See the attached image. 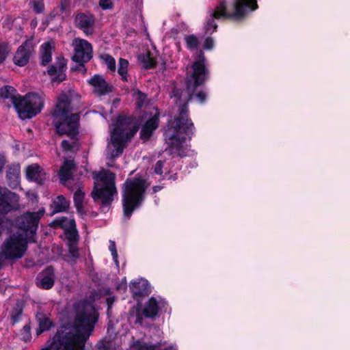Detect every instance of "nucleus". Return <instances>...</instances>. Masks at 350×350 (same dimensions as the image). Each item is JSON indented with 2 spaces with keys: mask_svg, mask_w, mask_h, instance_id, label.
Listing matches in <instances>:
<instances>
[{
  "mask_svg": "<svg viewBox=\"0 0 350 350\" xmlns=\"http://www.w3.org/2000/svg\"><path fill=\"white\" fill-rule=\"evenodd\" d=\"M10 51L11 49L8 43H0V64L5 62Z\"/></svg>",
  "mask_w": 350,
  "mask_h": 350,
  "instance_id": "obj_33",
  "label": "nucleus"
},
{
  "mask_svg": "<svg viewBox=\"0 0 350 350\" xmlns=\"http://www.w3.org/2000/svg\"><path fill=\"white\" fill-rule=\"evenodd\" d=\"M32 51L31 42L29 40L25 42L17 49L13 58L14 63L18 66H25L29 62Z\"/></svg>",
  "mask_w": 350,
  "mask_h": 350,
  "instance_id": "obj_16",
  "label": "nucleus"
},
{
  "mask_svg": "<svg viewBox=\"0 0 350 350\" xmlns=\"http://www.w3.org/2000/svg\"><path fill=\"white\" fill-rule=\"evenodd\" d=\"M191 68L192 73L186 78L185 90L176 87L172 89L171 96L178 101L181 100L185 92L187 96L183 103L178 107V115L173 119L168 120L167 129L163 133L170 154H177L181 158L187 156V148L184 146L187 136L191 139L195 131L194 124L189 117V103L193 99L197 88L203 85L209 76L206 65L193 62Z\"/></svg>",
  "mask_w": 350,
  "mask_h": 350,
  "instance_id": "obj_1",
  "label": "nucleus"
},
{
  "mask_svg": "<svg viewBox=\"0 0 350 350\" xmlns=\"http://www.w3.org/2000/svg\"><path fill=\"white\" fill-rule=\"evenodd\" d=\"M69 206L70 202L63 195H59L50 205V208L52 209L50 215L52 216L57 213L65 212L68 209Z\"/></svg>",
  "mask_w": 350,
  "mask_h": 350,
  "instance_id": "obj_21",
  "label": "nucleus"
},
{
  "mask_svg": "<svg viewBox=\"0 0 350 350\" xmlns=\"http://www.w3.org/2000/svg\"><path fill=\"white\" fill-rule=\"evenodd\" d=\"M30 326L25 325L21 331V339L25 342H28L31 339Z\"/></svg>",
  "mask_w": 350,
  "mask_h": 350,
  "instance_id": "obj_39",
  "label": "nucleus"
},
{
  "mask_svg": "<svg viewBox=\"0 0 350 350\" xmlns=\"http://www.w3.org/2000/svg\"><path fill=\"white\" fill-rule=\"evenodd\" d=\"M40 49H44V44H42V45L40 46Z\"/></svg>",
  "mask_w": 350,
  "mask_h": 350,
  "instance_id": "obj_62",
  "label": "nucleus"
},
{
  "mask_svg": "<svg viewBox=\"0 0 350 350\" xmlns=\"http://www.w3.org/2000/svg\"><path fill=\"white\" fill-rule=\"evenodd\" d=\"M167 303L163 301H158L154 297H151L145 304L143 310V314L146 319H155L160 316L161 308L165 307Z\"/></svg>",
  "mask_w": 350,
  "mask_h": 350,
  "instance_id": "obj_14",
  "label": "nucleus"
},
{
  "mask_svg": "<svg viewBox=\"0 0 350 350\" xmlns=\"http://www.w3.org/2000/svg\"><path fill=\"white\" fill-rule=\"evenodd\" d=\"M137 94L139 96V98L141 100H144L146 98V94L139 90H137Z\"/></svg>",
  "mask_w": 350,
  "mask_h": 350,
  "instance_id": "obj_57",
  "label": "nucleus"
},
{
  "mask_svg": "<svg viewBox=\"0 0 350 350\" xmlns=\"http://www.w3.org/2000/svg\"><path fill=\"white\" fill-rule=\"evenodd\" d=\"M98 350H109V347L107 345L103 343L101 345L98 346Z\"/></svg>",
  "mask_w": 350,
  "mask_h": 350,
  "instance_id": "obj_55",
  "label": "nucleus"
},
{
  "mask_svg": "<svg viewBox=\"0 0 350 350\" xmlns=\"http://www.w3.org/2000/svg\"><path fill=\"white\" fill-rule=\"evenodd\" d=\"M231 5L232 9L228 10L226 0H219L204 23V28L206 34L211 35L217 31L218 26L215 22L216 19L242 21L259 8L258 0H233Z\"/></svg>",
  "mask_w": 350,
  "mask_h": 350,
  "instance_id": "obj_2",
  "label": "nucleus"
},
{
  "mask_svg": "<svg viewBox=\"0 0 350 350\" xmlns=\"http://www.w3.org/2000/svg\"><path fill=\"white\" fill-rule=\"evenodd\" d=\"M75 97L79 98L81 96L72 90H69L66 93H61L58 96L55 109L53 112V116H65L66 115H69V113L73 110L71 104Z\"/></svg>",
  "mask_w": 350,
  "mask_h": 350,
  "instance_id": "obj_10",
  "label": "nucleus"
},
{
  "mask_svg": "<svg viewBox=\"0 0 350 350\" xmlns=\"http://www.w3.org/2000/svg\"><path fill=\"white\" fill-rule=\"evenodd\" d=\"M54 126L59 135H66L72 139H76L79 134L80 116L70 113L65 116H54Z\"/></svg>",
  "mask_w": 350,
  "mask_h": 350,
  "instance_id": "obj_5",
  "label": "nucleus"
},
{
  "mask_svg": "<svg viewBox=\"0 0 350 350\" xmlns=\"http://www.w3.org/2000/svg\"><path fill=\"white\" fill-rule=\"evenodd\" d=\"M92 215L93 217H96V216H97V213H96V212L93 211V212H92Z\"/></svg>",
  "mask_w": 350,
  "mask_h": 350,
  "instance_id": "obj_61",
  "label": "nucleus"
},
{
  "mask_svg": "<svg viewBox=\"0 0 350 350\" xmlns=\"http://www.w3.org/2000/svg\"><path fill=\"white\" fill-rule=\"evenodd\" d=\"M41 168L38 164H32L29 165L26 170V175L28 179L39 182L40 180Z\"/></svg>",
  "mask_w": 350,
  "mask_h": 350,
  "instance_id": "obj_27",
  "label": "nucleus"
},
{
  "mask_svg": "<svg viewBox=\"0 0 350 350\" xmlns=\"http://www.w3.org/2000/svg\"><path fill=\"white\" fill-rule=\"evenodd\" d=\"M40 217L38 213H27L17 219L18 230L16 234L27 235V239L30 238L36 231Z\"/></svg>",
  "mask_w": 350,
  "mask_h": 350,
  "instance_id": "obj_8",
  "label": "nucleus"
},
{
  "mask_svg": "<svg viewBox=\"0 0 350 350\" xmlns=\"http://www.w3.org/2000/svg\"><path fill=\"white\" fill-rule=\"evenodd\" d=\"M128 66L129 61L126 59L120 58L118 61V73L120 76L121 79L124 81H128Z\"/></svg>",
  "mask_w": 350,
  "mask_h": 350,
  "instance_id": "obj_30",
  "label": "nucleus"
},
{
  "mask_svg": "<svg viewBox=\"0 0 350 350\" xmlns=\"http://www.w3.org/2000/svg\"><path fill=\"white\" fill-rule=\"evenodd\" d=\"M92 46L86 40L80 39L75 48L72 60L75 62H88L92 58Z\"/></svg>",
  "mask_w": 350,
  "mask_h": 350,
  "instance_id": "obj_12",
  "label": "nucleus"
},
{
  "mask_svg": "<svg viewBox=\"0 0 350 350\" xmlns=\"http://www.w3.org/2000/svg\"><path fill=\"white\" fill-rule=\"evenodd\" d=\"M40 63L41 65L44 66V53L40 56Z\"/></svg>",
  "mask_w": 350,
  "mask_h": 350,
  "instance_id": "obj_59",
  "label": "nucleus"
},
{
  "mask_svg": "<svg viewBox=\"0 0 350 350\" xmlns=\"http://www.w3.org/2000/svg\"><path fill=\"white\" fill-rule=\"evenodd\" d=\"M37 25V21L36 19H33L31 21V26L32 27H35Z\"/></svg>",
  "mask_w": 350,
  "mask_h": 350,
  "instance_id": "obj_58",
  "label": "nucleus"
},
{
  "mask_svg": "<svg viewBox=\"0 0 350 350\" xmlns=\"http://www.w3.org/2000/svg\"><path fill=\"white\" fill-rule=\"evenodd\" d=\"M84 198L85 193L82 191L81 187H79L73 195L74 205L83 204Z\"/></svg>",
  "mask_w": 350,
  "mask_h": 350,
  "instance_id": "obj_35",
  "label": "nucleus"
},
{
  "mask_svg": "<svg viewBox=\"0 0 350 350\" xmlns=\"http://www.w3.org/2000/svg\"><path fill=\"white\" fill-rule=\"evenodd\" d=\"M127 288V284L126 280L124 279L121 282L118 283L116 286V290L118 291H126Z\"/></svg>",
  "mask_w": 350,
  "mask_h": 350,
  "instance_id": "obj_51",
  "label": "nucleus"
},
{
  "mask_svg": "<svg viewBox=\"0 0 350 350\" xmlns=\"http://www.w3.org/2000/svg\"><path fill=\"white\" fill-rule=\"evenodd\" d=\"M66 69L67 60L62 55L56 57L55 63L47 67L46 72L51 77L53 86L57 85L66 80Z\"/></svg>",
  "mask_w": 350,
  "mask_h": 350,
  "instance_id": "obj_6",
  "label": "nucleus"
},
{
  "mask_svg": "<svg viewBox=\"0 0 350 350\" xmlns=\"http://www.w3.org/2000/svg\"><path fill=\"white\" fill-rule=\"evenodd\" d=\"M162 189L161 186L156 185L152 187V192L153 193H156L158 191H161Z\"/></svg>",
  "mask_w": 350,
  "mask_h": 350,
  "instance_id": "obj_56",
  "label": "nucleus"
},
{
  "mask_svg": "<svg viewBox=\"0 0 350 350\" xmlns=\"http://www.w3.org/2000/svg\"><path fill=\"white\" fill-rule=\"evenodd\" d=\"M75 144V142H73L72 144H71L68 141L64 139V140H62V142L61 143V146H62V150L64 152H68V151H72L73 150Z\"/></svg>",
  "mask_w": 350,
  "mask_h": 350,
  "instance_id": "obj_44",
  "label": "nucleus"
},
{
  "mask_svg": "<svg viewBox=\"0 0 350 350\" xmlns=\"http://www.w3.org/2000/svg\"><path fill=\"white\" fill-rule=\"evenodd\" d=\"M159 124V113H155L146 120L140 131V139L144 142L148 141L152 136L154 131Z\"/></svg>",
  "mask_w": 350,
  "mask_h": 350,
  "instance_id": "obj_18",
  "label": "nucleus"
},
{
  "mask_svg": "<svg viewBox=\"0 0 350 350\" xmlns=\"http://www.w3.org/2000/svg\"><path fill=\"white\" fill-rule=\"evenodd\" d=\"M117 194L116 187H102L97 188L94 187L91 196L94 202L100 200V210L101 212L107 211L113 201V196Z\"/></svg>",
  "mask_w": 350,
  "mask_h": 350,
  "instance_id": "obj_9",
  "label": "nucleus"
},
{
  "mask_svg": "<svg viewBox=\"0 0 350 350\" xmlns=\"http://www.w3.org/2000/svg\"><path fill=\"white\" fill-rule=\"evenodd\" d=\"M68 243H78L79 240V234L77 228L75 221H71L70 226L66 231L64 232Z\"/></svg>",
  "mask_w": 350,
  "mask_h": 350,
  "instance_id": "obj_25",
  "label": "nucleus"
},
{
  "mask_svg": "<svg viewBox=\"0 0 350 350\" xmlns=\"http://www.w3.org/2000/svg\"><path fill=\"white\" fill-rule=\"evenodd\" d=\"M135 317H136V321L135 323L139 325H142L144 321V314H143V310H142V305L141 304L138 303L137 307L136 308L135 310Z\"/></svg>",
  "mask_w": 350,
  "mask_h": 350,
  "instance_id": "obj_38",
  "label": "nucleus"
},
{
  "mask_svg": "<svg viewBox=\"0 0 350 350\" xmlns=\"http://www.w3.org/2000/svg\"><path fill=\"white\" fill-rule=\"evenodd\" d=\"M100 57L105 62L109 70L113 72L116 70V60L111 55L105 53L102 55Z\"/></svg>",
  "mask_w": 350,
  "mask_h": 350,
  "instance_id": "obj_34",
  "label": "nucleus"
},
{
  "mask_svg": "<svg viewBox=\"0 0 350 350\" xmlns=\"http://www.w3.org/2000/svg\"><path fill=\"white\" fill-rule=\"evenodd\" d=\"M36 284L40 288H44V277L40 273L36 278Z\"/></svg>",
  "mask_w": 350,
  "mask_h": 350,
  "instance_id": "obj_53",
  "label": "nucleus"
},
{
  "mask_svg": "<svg viewBox=\"0 0 350 350\" xmlns=\"http://www.w3.org/2000/svg\"><path fill=\"white\" fill-rule=\"evenodd\" d=\"M0 103L10 108L13 106L20 118L25 120L35 116L41 111L42 98L36 93L21 97L10 85L0 88Z\"/></svg>",
  "mask_w": 350,
  "mask_h": 350,
  "instance_id": "obj_3",
  "label": "nucleus"
},
{
  "mask_svg": "<svg viewBox=\"0 0 350 350\" xmlns=\"http://www.w3.org/2000/svg\"><path fill=\"white\" fill-rule=\"evenodd\" d=\"M184 40L186 47L188 50L193 51L198 49L200 42L199 38L195 34L186 35Z\"/></svg>",
  "mask_w": 350,
  "mask_h": 350,
  "instance_id": "obj_28",
  "label": "nucleus"
},
{
  "mask_svg": "<svg viewBox=\"0 0 350 350\" xmlns=\"http://www.w3.org/2000/svg\"><path fill=\"white\" fill-rule=\"evenodd\" d=\"M195 96L200 103H204L206 99V94L204 91H200L198 93H194Z\"/></svg>",
  "mask_w": 350,
  "mask_h": 350,
  "instance_id": "obj_47",
  "label": "nucleus"
},
{
  "mask_svg": "<svg viewBox=\"0 0 350 350\" xmlns=\"http://www.w3.org/2000/svg\"><path fill=\"white\" fill-rule=\"evenodd\" d=\"M116 297L114 296H110L107 297L106 299V304L107 305V307L109 308V310H111L112 306L113 303L115 302Z\"/></svg>",
  "mask_w": 350,
  "mask_h": 350,
  "instance_id": "obj_50",
  "label": "nucleus"
},
{
  "mask_svg": "<svg viewBox=\"0 0 350 350\" xmlns=\"http://www.w3.org/2000/svg\"><path fill=\"white\" fill-rule=\"evenodd\" d=\"M23 313V306L20 302H17L16 304L15 307L12 310L11 312V319L12 321V323L14 324L17 322H18L19 319L21 317Z\"/></svg>",
  "mask_w": 350,
  "mask_h": 350,
  "instance_id": "obj_32",
  "label": "nucleus"
},
{
  "mask_svg": "<svg viewBox=\"0 0 350 350\" xmlns=\"http://www.w3.org/2000/svg\"><path fill=\"white\" fill-rule=\"evenodd\" d=\"M109 250L111 253V256L113 257V260L114 262L116 263V265L117 266H118L119 262L118 260V252L116 250V246L115 241H111V240L109 241Z\"/></svg>",
  "mask_w": 350,
  "mask_h": 350,
  "instance_id": "obj_37",
  "label": "nucleus"
},
{
  "mask_svg": "<svg viewBox=\"0 0 350 350\" xmlns=\"http://www.w3.org/2000/svg\"><path fill=\"white\" fill-rule=\"evenodd\" d=\"M55 270L52 266L45 268V290L51 289L55 283Z\"/></svg>",
  "mask_w": 350,
  "mask_h": 350,
  "instance_id": "obj_29",
  "label": "nucleus"
},
{
  "mask_svg": "<svg viewBox=\"0 0 350 350\" xmlns=\"http://www.w3.org/2000/svg\"><path fill=\"white\" fill-rule=\"evenodd\" d=\"M139 126L133 125L129 131H127L124 135L112 131L111 144L114 147L110 154V159H115L120 157L126 147V142L129 141L137 132Z\"/></svg>",
  "mask_w": 350,
  "mask_h": 350,
  "instance_id": "obj_7",
  "label": "nucleus"
},
{
  "mask_svg": "<svg viewBox=\"0 0 350 350\" xmlns=\"http://www.w3.org/2000/svg\"><path fill=\"white\" fill-rule=\"evenodd\" d=\"M193 62H199L202 65H206V59L203 51L200 50L196 57V59Z\"/></svg>",
  "mask_w": 350,
  "mask_h": 350,
  "instance_id": "obj_46",
  "label": "nucleus"
},
{
  "mask_svg": "<svg viewBox=\"0 0 350 350\" xmlns=\"http://www.w3.org/2000/svg\"><path fill=\"white\" fill-rule=\"evenodd\" d=\"M88 83L93 88L94 93L98 96H105L113 90V85L109 84L101 75H94L88 80Z\"/></svg>",
  "mask_w": 350,
  "mask_h": 350,
  "instance_id": "obj_11",
  "label": "nucleus"
},
{
  "mask_svg": "<svg viewBox=\"0 0 350 350\" xmlns=\"http://www.w3.org/2000/svg\"><path fill=\"white\" fill-rule=\"evenodd\" d=\"M76 208L77 213L81 217H83L87 215V211L84 208L83 204L75 206Z\"/></svg>",
  "mask_w": 350,
  "mask_h": 350,
  "instance_id": "obj_49",
  "label": "nucleus"
},
{
  "mask_svg": "<svg viewBox=\"0 0 350 350\" xmlns=\"http://www.w3.org/2000/svg\"><path fill=\"white\" fill-rule=\"evenodd\" d=\"M132 120L130 118L126 116H119L116 120V124L113 128V132L122 134L125 136L127 131L132 128Z\"/></svg>",
  "mask_w": 350,
  "mask_h": 350,
  "instance_id": "obj_22",
  "label": "nucleus"
},
{
  "mask_svg": "<svg viewBox=\"0 0 350 350\" xmlns=\"http://www.w3.org/2000/svg\"><path fill=\"white\" fill-rule=\"evenodd\" d=\"M148 185L141 177L127 178L122 187V202L124 215L130 218L134 211L139 208L145 200Z\"/></svg>",
  "mask_w": 350,
  "mask_h": 350,
  "instance_id": "obj_4",
  "label": "nucleus"
},
{
  "mask_svg": "<svg viewBox=\"0 0 350 350\" xmlns=\"http://www.w3.org/2000/svg\"><path fill=\"white\" fill-rule=\"evenodd\" d=\"M36 319L39 324V327L36 329V334L40 335L44 332V314L42 312H38L36 314Z\"/></svg>",
  "mask_w": 350,
  "mask_h": 350,
  "instance_id": "obj_40",
  "label": "nucleus"
},
{
  "mask_svg": "<svg viewBox=\"0 0 350 350\" xmlns=\"http://www.w3.org/2000/svg\"><path fill=\"white\" fill-rule=\"evenodd\" d=\"M53 325L49 318L45 317V331L49 330Z\"/></svg>",
  "mask_w": 350,
  "mask_h": 350,
  "instance_id": "obj_54",
  "label": "nucleus"
},
{
  "mask_svg": "<svg viewBox=\"0 0 350 350\" xmlns=\"http://www.w3.org/2000/svg\"><path fill=\"white\" fill-rule=\"evenodd\" d=\"M30 5L36 13H41L42 12V0H31Z\"/></svg>",
  "mask_w": 350,
  "mask_h": 350,
  "instance_id": "obj_42",
  "label": "nucleus"
},
{
  "mask_svg": "<svg viewBox=\"0 0 350 350\" xmlns=\"http://www.w3.org/2000/svg\"><path fill=\"white\" fill-rule=\"evenodd\" d=\"M78 243H68L69 255L75 258H77L79 256V250L77 247Z\"/></svg>",
  "mask_w": 350,
  "mask_h": 350,
  "instance_id": "obj_36",
  "label": "nucleus"
},
{
  "mask_svg": "<svg viewBox=\"0 0 350 350\" xmlns=\"http://www.w3.org/2000/svg\"><path fill=\"white\" fill-rule=\"evenodd\" d=\"M75 166L74 161L72 160H66L63 163L58 173L61 184L67 186V183L72 178V170Z\"/></svg>",
  "mask_w": 350,
  "mask_h": 350,
  "instance_id": "obj_19",
  "label": "nucleus"
},
{
  "mask_svg": "<svg viewBox=\"0 0 350 350\" xmlns=\"http://www.w3.org/2000/svg\"><path fill=\"white\" fill-rule=\"evenodd\" d=\"M77 64L75 66L71 68V70L73 71H81L83 70L85 72H86V69L85 68V64L87 63L86 62H76Z\"/></svg>",
  "mask_w": 350,
  "mask_h": 350,
  "instance_id": "obj_48",
  "label": "nucleus"
},
{
  "mask_svg": "<svg viewBox=\"0 0 350 350\" xmlns=\"http://www.w3.org/2000/svg\"><path fill=\"white\" fill-rule=\"evenodd\" d=\"M98 179L103 183V187H116V174L110 170H105L98 174Z\"/></svg>",
  "mask_w": 350,
  "mask_h": 350,
  "instance_id": "obj_24",
  "label": "nucleus"
},
{
  "mask_svg": "<svg viewBox=\"0 0 350 350\" xmlns=\"http://www.w3.org/2000/svg\"><path fill=\"white\" fill-rule=\"evenodd\" d=\"M129 288L134 299L147 297L151 293L150 285L146 279H140L132 281L129 284Z\"/></svg>",
  "mask_w": 350,
  "mask_h": 350,
  "instance_id": "obj_17",
  "label": "nucleus"
},
{
  "mask_svg": "<svg viewBox=\"0 0 350 350\" xmlns=\"http://www.w3.org/2000/svg\"><path fill=\"white\" fill-rule=\"evenodd\" d=\"M111 312V310H109V308L107 307V315L109 316Z\"/></svg>",
  "mask_w": 350,
  "mask_h": 350,
  "instance_id": "obj_60",
  "label": "nucleus"
},
{
  "mask_svg": "<svg viewBox=\"0 0 350 350\" xmlns=\"http://www.w3.org/2000/svg\"><path fill=\"white\" fill-rule=\"evenodd\" d=\"M138 60L142 64L144 68L146 70L154 68L157 64V59L152 56L150 51L140 54L138 56Z\"/></svg>",
  "mask_w": 350,
  "mask_h": 350,
  "instance_id": "obj_23",
  "label": "nucleus"
},
{
  "mask_svg": "<svg viewBox=\"0 0 350 350\" xmlns=\"http://www.w3.org/2000/svg\"><path fill=\"white\" fill-rule=\"evenodd\" d=\"M71 221H75V219H68L66 217L62 216L59 217H56L53 219L51 223L49 224V226L53 229L61 228L65 231L70 226V222Z\"/></svg>",
  "mask_w": 350,
  "mask_h": 350,
  "instance_id": "obj_26",
  "label": "nucleus"
},
{
  "mask_svg": "<svg viewBox=\"0 0 350 350\" xmlns=\"http://www.w3.org/2000/svg\"><path fill=\"white\" fill-rule=\"evenodd\" d=\"M40 350H44V347L43 348H41Z\"/></svg>",
  "mask_w": 350,
  "mask_h": 350,
  "instance_id": "obj_63",
  "label": "nucleus"
},
{
  "mask_svg": "<svg viewBox=\"0 0 350 350\" xmlns=\"http://www.w3.org/2000/svg\"><path fill=\"white\" fill-rule=\"evenodd\" d=\"M55 50V43L53 40L45 42V66L52 61V52Z\"/></svg>",
  "mask_w": 350,
  "mask_h": 350,
  "instance_id": "obj_31",
  "label": "nucleus"
},
{
  "mask_svg": "<svg viewBox=\"0 0 350 350\" xmlns=\"http://www.w3.org/2000/svg\"><path fill=\"white\" fill-rule=\"evenodd\" d=\"M214 47V40L212 37H207L203 43V49L204 50H212Z\"/></svg>",
  "mask_w": 350,
  "mask_h": 350,
  "instance_id": "obj_43",
  "label": "nucleus"
},
{
  "mask_svg": "<svg viewBox=\"0 0 350 350\" xmlns=\"http://www.w3.org/2000/svg\"><path fill=\"white\" fill-rule=\"evenodd\" d=\"M99 5L103 10H110L113 8V4L111 0H100Z\"/></svg>",
  "mask_w": 350,
  "mask_h": 350,
  "instance_id": "obj_45",
  "label": "nucleus"
},
{
  "mask_svg": "<svg viewBox=\"0 0 350 350\" xmlns=\"http://www.w3.org/2000/svg\"><path fill=\"white\" fill-rule=\"evenodd\" d=\"M61 11L63 12L70 6V1L69 0H61L60 3Z\"/></svg>",
  "mask_w": 350,
  "mask_h": 350,
  "instance_id": "obj_52",
  "label": "nucleus"
},
{
  "mask_svg": "<svg viewBox=\"0 0 350 350\" xmlns=\"http://www.w3.org/2000/svg\"><path fill=\"white\" fill-rule=\"evenodd\" d=\"M75 25L77 28L82 30L86 35L92 34L95 25V16L92 13H77L75 16Z\"/></svg>",
  "mask_w": 350,
  "mask_h": 350,
  "instance_id": "obj_13",
  "label": "nucleus"
},
{
  "mask_svg": "<svg viewBox=\"0 0 350 350\" xmlns=\"http://www.w3.org/2000/svg\"><path fill=\"white\" fill-rule=\"evenodd\" d=\"M165 161L159 160L152 166V170L155 174L161 176L163 174V168L164 166Z\"/></svg>",
  "mask_w": 350,
  "mask_h": 350,
  "instance_id": "obj_41",
  "label": "nucleus"
},
{
  "mask_svg": "<svg viewBox=\"0 0 350 350\" xmlns=\"http://www.w3.org/2000/svg\"><path fill=\"white\" fill-rule=\"evenodd\" d=\"M5 165V160L0 155V172ZM16 198V195L7 189H0V213H6L11 211L12 202Z\"/></svg>",
  "mask_w": 350,
  "mask_h": 350,
  "instance_id": "obj_15",
  "label": "nucleus"
},
{
  "mask_svg": "<svg viewBox=\"0 0 350 350\" xmlns=\"http://www.w3.org/2000/svg\"><path fill=\"white\" fill-rule=\"evenodd\" d=\"M21 167L18 164H12L8 167L6 177L11 187L15 188L19 185Z\"/></svg>",
  "mask_w": 350,
  "mask_h": 350,
  "instance_id": "obj_20",
  "label": "nucleus"
}]
</instances>
